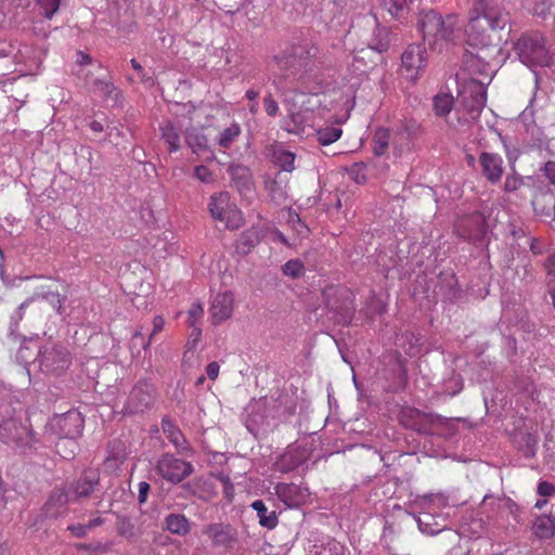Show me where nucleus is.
<instances>
[{
    "label": "nucleus",
    "mask_w": 555,
    "mask_h": 555,
    "mask_svg": "<svg viewBox=\"0 0 555 555\" xmlns=\"http://www.w3.org/2000/svg\"><path fill=\"white\" fill-rule=\"evenodd\" d=\"M508 22V12L499 3L475 0L473 15L465 28L466 42L478 48L496 44Z\"/></svg>",
    "instance_id": "f257e3e1"
},
{
    "label": "nucleus",
    "mask_w": 555,
    "mask_h": 555,
    "mask_svg": "<svg viewBox=\"0 0 555 555\" xmlns=\"http://www.w3.org/2000/svg\"><path fill=\"white\" fill-rule=\"evenodd\" d=\"M420 25L424 40L428 42L431 49L437 51H442L449 44L455 42L461 37L463 26L459 15L448 14L442 16L433 10L421 14Z\"/></svg>",
    "instance_id": "f03ea898"
},
{
    "label": "nucleus",
    "mask_w": 555,
    "mask_h": 555,
    "mask_svg": "<svg viewBox=\"0 0 555 555\" xmlns=\"http://www.w3.org/2000/svg\"><path fill=\"white\" fill-rule=\"evenodd\" d=\"M98 482V473L90 470L83 473L75 482L55 489L47 502V515L54 518L62 516L66 512V505L89 496Z\"/></svg>",
    "instance_id": "7ed1b4c3"
},
{
    "label": "nucleus",
    "mask_w": 555,
    "mask_h": 555,
    "mask_svg": "<svg viewBox=\"0 0 555 555\" xmlns=\"http://www.w3.org/2000/svg\"><path fill=\"white\" fill-rule=\"evenodd\" d=\"M52 427L60 436L61 440L56 443L57 452L64 459L74 456V441L81 435L83 428V418L77 411H68L62 415H57L52 421Z\"/></svg>",
    "instance_id": "20e7f679"
},
{
    "label": "nucleus",
    "mask_w": 555,
    "mask_h": 555,
    "mask_svg": "<svg viewBox=\"0 0 555 555\" xmlns=\"http://www.w3.org/2000/svg\"><path fill=\"white\" fill-rule=\"evenodd\" d=\"M515 50L520 62L530 68L548 67L553 62V55L545 44V38L539 33L519 38Z\"/></svg>",
    "instance_id": "39448f33"
},
{
    "label": "nucleus",
    "mask_w": 555,
    "mask_h": 555,
    "mask_svg": "<svg viewBox=\"0 0 555 555\" xmlns=\"http://www.w3.org/2000/svg\"><path fill=\"white\" fill-rule=\"evenodd\" d=\"M0 440L22 453L36 448L38 442L29 426L16 418H9L0 424Z\"/></svg>",
    "instance_id": "423d86ee"
},
{
    "label": "nucleus",
    "mask_w": 555,
    "mask_h": 555,
    "mask_svg": "<svg viewBox=\"0 0 555 555\" xmlns=\"http://www.w3.org/2000/svg\"><path fill=\"white\" fill-rule=\"evenodd\" d=\"M422 513L416 518L418 528L427 534H436L446 527V517L441 514H434L436 508H442L447 505L446 499L440 494L424 496L420 501Z\"/></svg>",
    "instance_id": "0eeeda50"
},
{
    "label": "nucleus",
    "mask_w": 555,
    "mask_h": 555,
    "mask_svg": "<svg viewBox=\"0 0 555 555\" xmlns=\"http://www.w3.org/2000/svg\"><path fill=\"white\" fill-rule=\"evenodd\" d=\"M37 361L42 372L52 375H61L69 367L72 356L66 347L56 344H48L39 350Z\"/></svg>",
    "instance_id": "6e6552de"
},
{
    "label": "nucleus",
    "mask_w": 555,
    "mask_h": 555,
    "mask_svg": "<svg viewBox=\"0 0 555 555\" xmlns=\"http://www.w3.org/2000/svg\"><path fill=\"white\" fill-rule=\"evenodd\" d=\"M459 98L469 115V118H466L465 122L475 120L480 115L487 102L485 83L474 79L465 82L459 91Z\"/></svg>",
    "instance_id": "1a4fd4ad"
},
{
    "label": "nucleus",
    "mask_w": 555,
    "mask_h": 555,
    "mask_svg": "<svg viewBox=\"0 0 555 555\" xmlns=\"http://www.w3.org/2000/svg\"><path fill=\"white\" fill-rule=\"evenodd\" d=\"M427 52L422 44L409 46L402 54V75L410 81H416L424 73Z\"/></svg>",
    "instance_id": "9d476101"
},
{
    "label": "nucleus",
    "mask_w": 555,
    "mask_h": 555,
    "mask_svg": "<svg viewBox=\"0 0 555 555\" xmlns=\"http://www.w3.org/2000/svg\"><path fill=\"white\" fill-rule=\"evenodd\" d=\"M393 146L396 157H401L403 153L410 150V140L406 132H398L391 137L388 129L378 128L373 138V152L377 156H382L388 149L389 141Z\"/></svg>",
    "instance_id": "9b49d317"
},
{
    "label": "nucleus",
    "mask_w": 555,
    "mask_h": 555,
    "mask_svg": "<svg viewBox=\"0 0 555 555\" xmlns=\"http://www.w3.org/2000/svg\"><path fill=\"white\" fill-rule=\"evenodd\" d=\"M156 470L164 479L178 483L192 474L193 466L189 462L166 454L158 460Z\"/></svg>",
    "instance_id": "f8f14e48"
},
{
    "label": "nucleus",
    "mask_w": 555,
    "mask_h": 555,
    "mask_svg": "<svg viewBox=\"0 0 555 555\" xmlns=\"http://www.w3.org/2000/svg\"><path fill=\"white\" fill-rule=\"evenodd\" d=\"M274 491L279 500L291 508L305 504L310 495L308 488L296 483L279 482Z\"/></svg>",
    "instance_id": "ddd939ff"
},
{
    "label": "nucleus",
    "mask_w": 555,
    "mask_h": 555,
    "mask_svg": "<svg viewBox=\"0 0 555 555\" xmlns=\"http://www.w3.org/2000/svg\"><path fill=\"white\" fill-rule=\"evenodd\" d=\"M154 397V388L151 384L140 383L130 391L125 404V412L132 414L144 411L150 406Z\"/></svg>",
    "instance_id": "4468645a"
},
{
    "label": "nucleus",
    "mask_w": 555,
    "mask_h": 555,
    "mask_svg": "<svg viewBox=\"0 0 555 555\" xmlns=\"http://www.w3.org/2000/svg\"><path fill=\"white\" fill-rule=\"evenodd\" d=\"M234 311V294L230 291L216 294L210 302L209 314L214 324L230 319Z\"/></svg>",
    "instance_id": "2eb2a0df"
},
{
    "label": "nucleus",
    "mask_w": 555,
    "mask_h": 555,
    "mask_svg": "<svg viewBox=\"0 0 555 555\" xmlns=\"http://www.w3.org/2000/svg\"><path fill=\"white\" fill-rule=\"evenodd\" d=\"M309 457V452L300 446H289L275 462V467L281 473L294 470Z\"/></svg>",
    "instance_id": "dca6fc26"
},
{
    "label": "nucleus",
    "mask_w": 555,
    "mask_h": 555,
    "mask_svg": "<svg viewBox=\"0 0 555 555\" xmlns=\"http://www.w3.org/2000/svg\"><path fill=\"white\" fill-rule=\"evenodd\" d=\"M503 164V158L496 153L482 152L479 156L481 172L491 183L501 181L504 172Z\"/></svg>",
    "instance_id": "f3484780"
},
{
    "label": "nucleus",
    "mask_w": 555,
    "mask_h": 555,
    "mask_svg": "<svg viewBox=\"0 0 555 555\" xmlns=\"http://www.w3.org/2000/svg\"><path fill=\"white\" fill-rule=\"evenodd\" d=\"M204 533L211 540L214 546H230L235 541L234 530L223 524H210L204 528Z\"/></svg>",
    "instance_id": "a211bd4d"
},
{
    "label": "nucleus",
    "mask_w": 555,
    "mask_h": 555,
    "mask_svg": "<svg viewBox=\"0 0 555 555\" xmlns=\"http://www.w3.org/2000/svg\"><path fill=\"white\" fill-rule=\"evenodd\" d=\"M456 232L460 236L467 240H477L483 233V220L478 214L465 220H461L455 225Z\"/></svg>",
    "instance_id": "6ab92c4d"
},
{
    "label": "nucleus",
    "mask_w": 555,
    "mask_h": 555,
    "mask_svg": "<svg viewBox=\"0 0 555 555\" xmlns=\"http://www.w3.org/2000/svg\"><path fill=\"white\" fill-rule=\"evenodd\" d=\"M532 532L539 539L555 537V518L550 515L538 516L532 525Z\"/></svg>",
    "instance_id": "aec40b11"
},
{
    "label": "nucleus",
    "mask_w": 555,
    "mask_h": 555,
    "mask_svg": "<svg viewBox=\"0 0 555 555\" xmlns=\"http://www.w3.org/2000/svg\"><path fill=\"white\" fill-rule=\"evenodd\" d=\"M250 506L257 513L261 527L273 529L278 526L279 520L276 513L274 511L269 512L261 500L254 501Z\"/></svg>",
    "instance_id": "412c9836"
},
{
    "label": "nucleus",
    "mask_w": 555,
    "mask_h": 555,
    "mask_svg": "<svg viewBox=\"0 0 555 555\" xmlns=\"http://www.w3.org/2000/svg\"><path fill=\"white\" fill-rule=\"evenodd\" d=\"M233 204L230 202V196L227 192L212 195L209 203V211L215 220L223 218L228 208Z\"/></svg>",
    "instance_id": "4be33fe9"
},
{
    "label": "nucleus",
    "mask_w": 555,
    "mask_h": 555,
    "mask_svg": "<svg viewBox=\"0 0 555 555\" xmlns=\"http://www.w3.org/2000/svg\"><path fill=\"white\" fill-rule=\"evenodd\" d=\"M165 525L168 531L181 537L186 535L191 530L190 521L182 514H169L165 519Z\"/></svg>",
    "instance_id": "5701e85b"
},
{
    "label": "nucleus",
    "mask_w": 555,
    "mask_h": 555,
    "mask_svg": "<svg viewBox=\"0 0 555 555\" xmlns=\"http://www.w3.org/2000/svg\"><path fill=\"white\" fill-rule=\"evenodd\" d=\"M162 427L168 439L179 451L184 452L188 450V444L184 437L182 436L181 431L171 424V422L164 420Z\"/></svg>",
    "instance_id": "b1692460"
},
{
    "label": "nucleus",
    "mask_w": 555,
    "mask_h": 555,
    "mask_svg": "<svg viewBox=\"0 0 555 555\" xmlns=\"http://www.w3.org/2000/svg\"><path fill=\"white\" fill-rule=\"evenodd\" d=\"M369 47L377 53L386 51L389 47L388 29L386 27L377 26L374 29L373 38L371 39Z\"/></svg>",
    "instance_id": "393cba45"
},
{
    "label": "nucleus",
    "mask_w": 555,
    "mask_h": 555,
    "mask_svg": "<svg viewBox=\"0 0 555 555\" xmlns=\"http://www.w3.org/2000/svg\"><path fill=\"white\" fill-rule=\"evenodd\" d=\"M273 158L283 170L291 172L295 169V154L293 152L278 146L273 152Z\"/></svg>",
    "instance_id": "a878e982"
},
{
    "label": "nucleus",
    "mask_w": 555,
    "mask_h": 555,
    "mask_svg": "<svg viewBox=\"0 0 555 555\" xmlns=\"http://www.w3.org/2000/svg\"><path fill=\"white\" fill-rule=\"evenodd\" d=\"M343 134L338 126H326L317 130V140L321 145H330L336 142Z\"/></svg>",
    "instance_id": "bb28decb"
},
{
    "label": "nucleus",
    "mask_w": 555,
    "mask_h": 555,
    "mask_svg": "<svg viewBox=\"0 0 555 555\" xmlns=\"http://www.w3.org/2000/svg\"><path fill=\"white\" fill-rule=\"evenodd\" d=\"M219 221L223 222L228 229L236 230L243 225L244 218L241 210L233 204Z\"/></svg>",
    "instance_id": "cd10ccee"
},
{
    "label": "nucleus",
    "mask_w": 555,
    "mask_h": 555,
    "mask_svg": "<svg viewBox=\"0 0 555 555\" xmlns=\"http://www.w3.org/2000/svg\"><path fill=\"white\" fill-rule=\"evenodd\" d=\"M186 143L193 152L198 153L207 149L208 140L201 130L192 129L186 133Z\"/></svg>",
    "instance_id": "c85d7f7f"
},
{
    "label": "nucleus",
    "mask_w": 555,
    "mask_h": 555,
    "mask_svg": "<svg viewBox=\"0 0 555 555\" xmlns=\"http://www.w3.org/2000/svg\"><path fill=\"white\" fill-rule=\"evenodd\" d=\"M453 107V96L449 93H439L434 98V109L438 116H447Z\"/></svg>",
    "instance_id": "c756f323"
},
{
    "label": "nucleus",
    "mask_w": 555,
    "mask_h": 555,
    "mask_svg": "<svg viewBox=\"0 0 555 555\" xmlns=\"http://www.w3.org/2000/svg\"><path fill=\"white\" fill-rule=\"evenodd\" d=\"M162 135L169 145L170 152H177L180 149L179 133L170 122L162 127Z\"/></svg>",
    "instance_id": "7c9ffc66"
},
{
    "label": "nucleus",
    "mask_w": 555,
    "mask_h": 555,
    "mask_svg": "<svg viewBox=\"0 0 555 555\" xmlns=\"http://www.w3.org/2000/svg\"><path fill=\"white\" fill-rule=\"evenodd\" d=\"M530 181L529 177H522L515 171L508 173L505 178L504 182V191L506 193H513L519 191L522 186L527 185V182Z\"/></svg>",
    "instance_id": "2f4dec72"
},
{
    "label": "nucleus",
    "mask_w": 555,
    "mask_h": 555,
    "mask_svg": "<svg viewBox=\"0 0 555 555\" xmlns=\"http://www.w3.org/2000/svg\"><path fill=\"white\" fill-rule=\"evenodd\" d=\"M240 133L241 127L238 124H231L228 128L221 131L218 140L219 145L223 149H228L236 140Z\"/></svg>",
    "instance_id": "473e14b6"
},
{
    "label": "nucleus",
    "mask_w": 555,
    "mask_h": 555,
    "mask_svg": "<svg viewBox=\"0 0 555 555\" xmlns=\"http://www.w3.org/2000/svg\"><path fill=\"white\" fill-rule=\"evenodd\" d=\"M302 121L300 114H292L282 120L281 127L289 133H300L304 131Z\"/></svg>",
    "instance_id": "72a5a7b5"
},
{
    "label": "nucleus",
    "mask_w": 555,
    "mask_h": 555,
    "mask_svg": "<svg viewBox=\"0 0 555 555\" xmlns=\"http://www.w3.org/2000/svg\"><path fill=\"white\" fill-rule=\"evenodd\" d=\"M96 90L104 96L117 102L120 98V91L111 81L98 80L95 82Z\"/></svg>",
    "instance_id": "f704fd0d"
},
{
    "label": "nucleus",
    "mask_w": 555,
    "mask_h": 555,
    "mask_svg": "<svg viewBox=\"0 0 555 555\" xmlns=\"http://www.w3.org/2000/svg\"><path fill=\"white\" fill-rule=\"evenodd\" d=\"M380 5L392 16L399 17L406 7V0H378Z\"/></svg>",
    "instance_id": "c9c22d12"
},
{
    "label": "nucleus",
    "mask_w": 555,
    "mask_h": 555,
    "mask_svg": "<svg viewBox=\"0 0 555 555\" xmlns=\"http://www.w3.org/2000/svg\"><path fill=\"white\" fill-rule=\"evenodd\" d=\"M315 555H346L345 546L336 540H330L315 551Z\"/></svg>",
    "instance_id": "e433bc0d"
},
{
    "label": "nucleus",
    "mask_w": 555,
    "mask_h": 555,
    "mask_svg": "<svg viewBox=\"0 0 555 555\" xmlns=\"http://www.w3.org/2000/svg\"><path fill=\"white\" fill-rule=\"evenodd\" d=\"M204 315V307L201 302L195 301L188 311V323L191 327L197 326V323Z\"/></svg>",
    "instance_id": "4c0bfd02"
},
{
    "label": "nucleus",
    "mask_w": 555,
    "mask_h": 555,
    "mask_svg": "<svg viewBox=\"0 0 555 555\" xmlns=\"http://www.w3.org/2000/svg\"><path fill=\"white\" fill-rule=\"evenodd\" d=\"M283 273L291 278H298L304 272V264L299 260H289L283 266Z\"/></svg>",
    "instance_id": "58836bf2"
},
{
    "label": "nucleus",
    "mask_w": 555,
    "mask_h": 555,
    "mask_svg": "<svg viewBox=\"0 0 555 555\" xmlns=\"http://www.w3.org/2000/svg\"><path fill=\"white\" fill-rule=\"evenodd\" d=\"M61 0H38V4L43 10L47 18H51L57 11Z\"/></svg>",
    "instance_id": "ea45409f"
},
{
    "label": "nucleus",
    "mask_w": 555,
    "mask_h": 555,
    "mask_svg": "<svg viewBox=\"0 0 555 555\" xmlns=\"http://www.w3.org/2000/svg\"><path fill=\"white\" fill-rule=\"evenodd\" d=\"M194 175L203 183L215 182V175L204 165L196 166L194 169Z\"/></svg>",
    "instance_id": "a19ab883"
},
{
    "label": "nucleus",
    "mask_w": 555,
    "mask_h": 555,
    "mask_svg": "<svg viewBox=\"0 0 555 555\" xmlns=\"http://www.w3.org/2000/svg\"><path fill=\"white\" fill-rule=\"evenodd\" d=\"M42 297L56 310L57 313H62L64 297L53 292L42 294Z\"/></svg>",
    "instance_id": "79ce46f5"
},
{
    "label": "nucleus",
    "mask_w": 555,
    "mask_h": 555,
    "mask_svg": "<svg viewBox=\"0 0 555 555\" xmlns=\"http://www.w3.org/2000/svg\"><path fill=\"white\" fill-rule=\"evenodd\" d=\"M164 325H165V321L163 319V317L160 315H156L154 319H153V331L151 333V337L147 341H143L142 343V347L144 349H147L150 347V344H151V339L154 335H156L157 333H159L160 331H163L164 328Z\"/></svg>",
    "instance_id": "37998d69"
},
{
    "label": "nucleus",
    "mask_w": 555,
    "mask_h": 555,
    "mask_svg": "<svg viewBox=\"0 0 555 555\" xmlns=\"http://www.w3.org/2000/svg\"><path fill=\"white\" fill-rule=\"evenodd\" d=\"M263 106L267 114L272 117L276 116L280 109L278 102L272 98L271 94H268L263 99Z\"/></svg>",
    "instance_id": "c03bdc74"
},
{
    "label": "nucleus",
    "mask_w": 555,
    "mask_h": 555,
    "mask_svg": "<svg viewBox=\"0 0 555 555\" xmlns=\"http://www.w3.org/2000/svg\"><path fill=\"white\" fill-rule=\"evenodd\" d=\"M192 328L193 330L190 334V338L188 341V350H186L185 357L188 356V353L191 352L192 348H195L196 344L199 341L201 336H202V331L198 326H194Z\"/></svg>",
    "instance_id": "a18cd8bd"
},
{
    "label": "nucleus",
    "mask_w": 555,
    "mask_h": 555,
    "mask_svg": "<svg viewBox=\"0 0 555 555\" xmlns=\"http://www.w3.org/2000/svg\"><path fill=\"white\" fill-rule=\"evenodd\" d=\"M538 493L544 498L552 496L555 494V487L548 481H541L538 485Z\"/></svg>",
    "instance_id": "49530a36"
},
{
    "label": "nucleus",
    "mask_w": 555,
    "mask_h": 555,
    "mask_svg": "<svg viewBox=\"0 0 555 555\" xmlns=\"http://www.w3.org/2000/svg\"><path fill=\"white\" fill-rule=\"evenodd\" d=\"M67 530L76 538H83L89 532L86 525L73 524L67 527Z\"/></svg>",
    "instance_id": "de8ad7c7"
},
{
    "label": "nucleus",
    "mask_w": 555,
    "mask_h": 555,
    "mask_svg": "<svg viewBox=\"0 0 555 555\" xmlns=\"http://www.w3.org/2000/svg\"><path fill=\"white\" fill-rule=\"evenodd\" d=\"M221 480L223 482V493H224L225 498L231 500L234 495V487H233L232 482L230 481L229 477H223Z\"/></svg>",
    "instance_id": "09e8293b"
},
{
    "label": "nucleus",
    "mask_w": 555,
    "mask_h": 555,
    "mask_svg": "<svg viewBox=\"0 0 555 555\" xmlns=\"http://www.w3.org/2000/svg\"><path fill=\"white\" fill-rule=\"evenodd\" d=\"M544 171L551 183L555 184V162H547Z\"/></svg>",
    "instance_id": "8fccbe9b"
},
{
    "label": "nucleus",
    "mask_w": 555,
    "mask_h": 555,
    "mask_svg": "<svg viewBox=\"0 0 555 555\" xmlns=\"http://www.w3.org/2000/svg\"><path fill=\"white\" fill-rule=\"evenodd\" d=\"M206 374L210 379H216L219 374V364L217 362H210L206 366Z\"/></svg>",
    "instance_id": "3c124183"
},
{
    "label": "nucleus",
    "mask_w": 555,
    "mask_h": 555,
    "mask_svg": "<svg viewBox=\"0 0 555 555\" xmlns=\"http://www.w3.org/2000/svg\"><path fill=\"white\" fill-rule=\"evenodd\" d=\"M546 270H547V275L550 276V281L553 282L552 279L553 278L555 279V255H551L547 258Z\"/></svg>",
    "instance_id": "603ef678"
},
{
    "label": "nucleus",
    "mask_w": 555,
    "mask_h": 555,
    "mask_svg": "<svg viewBox=\"0 0 555 555\" xmlns=\"http://www.w3.org/2000/svg\"><path fill=\"white\" fill-rule=\"evenodd\" d=\"M294 231L297 232L299 236H306L309 232V229L306 224H304L301 221L296 223L293 227Z\"/></svg>",
    "instance_id": "864d4df0"
},
{
    "label": "nucleus",
    "mask_w": 555,
    "mask_h": 555,
    "mask_svg": "<svg viewBox=\"0 0 555 555\" xmlns=\"http://www.w3.org/2000/svg\"><path fill=\"white\" fill-rule=\"evenodd\" d=\"M287 223L294 227L296 223L300 222L299 215L293 210H287Z\"/></svg>",
    "instance_id": "5fc2aeb1"
},
{
    "label": "nucleus",
    "mask_w": 555,
    "mask_h": 555,
    "mask_svg": "<svg viewBox=\"0 0 555 555\" xmlns=\"http://www.w3.org/2000/svg\"><path fill=\"white\" fill-rule=\"evenodd\" d=\"M103 522H104L103 518L98 516V517H94L91 520H89L88 524H86V527H87L88 531H90V530L101 526Z\"/></svg>",
    "instance_id": "6e6d98bb"
},
{
    "label": "nucleus",
    "mask_w": 555,
    "mask_h": 555,
    "mask_svg": "<svg viewBox=\"0 0 555 555\" xmlns=\"http://www.w3.org/2000/svg\"><path fill=\"white\" fill-rule=\"evenodd\" d=\"M259 91L258 90H255V89H248L246 92H245V98L249 101V102H258V98H259Z\"/></svg>",
    "instance_id": "4d7b16f0"
},
{
    "label": "nucleus",
    "mask_w": 555,
    "mask_h": 555,
    "mask_svg": "<svg viewBox=\"0 0 555 555\" xmlns=\"http://www.w3.org/2000/svg\"><path fill=\"white\" fill-rule=\"evenodd\" d=\"M34 299H35V296L34 297H29L28 299H26L24 302H22L20 305V307L17 308V314H18L20 319H22L25 309L29 306L30 302L34 301Z\"/></svg>",
    "instance_id": "13d9d810"
},
{
    "label": "nucleus",
    "mask_w": 555,
    "mask_h": 555,
    "mask_svg": "<svg viewBox=\"0 0 555 555\" xmlns=\"http://www.w3.org/2000/svg\"><path fill=\"white\" fill-rule=\"evenodd\" d=\"M77 62L80 64V65H87V64H90L91 62V57L88 55V54H85L82 52H79L77 54Z\"/></svg>",
    "instance_id": "bf43d9fd"
},
{
    "label": "nucleus",
    "mask_w": 555,
    "mask_h": 555,
    "mask_svg": "<svg viewBox=\"0 0 555 555\" xmlns=\"http://www.w3.org/2000/svg\"><path fill=\"white\" fill-rule=\"evenodd\" d=\"M150 486L146 482L140 483V501L143 502L145 500L146 492L149 490Z\"/></svg>",
    "instance_id": "052dcab7"
},
{
    "label": "nucleus",
    "mask_w": 555,
    "mask_h": 555,
    "mask_svg": "<svg viewBox=\"0 0 555 555\" xmlns=\"http://www.w3.org/2000/svg\"><path fill=\"white\" fill-rule=\"evenodd\" d=\"M140 78H141V81L145 85H149V86H153L154 85V79L146 75V73L143 70V74H139Z\"/></svg>",
    "instance_id": "680f3d73"
},
{
    "label": "nucleus",
    "mask_w": 555,
    "mask_h": 555,
    "mask_svg": "<svg viewBox=\"0 0 555 555\" xmlns=\"http://www.w3.org/2000/svg\"><path fill=\"white\" fill-rule=\"evenodd\" d=\"M90 128L94 132H102L103 131V125L100 121H98V120H93L90 124Z\"/></svg>",
    "instance_id": "e2e57ef3"
},
{
    "label": "nucleus",
    "mask_w": 555,
    "mask_h": 555,
    "mask_svg": "<svg viewBox=\"0 0 555 555\" xmlns=\"http://www.w3.org/2000/svg\"><path fill=\"white\" fill-rule=\"evenodd\" d=\"M130 64H131V67L138 73V74H143V67L140 65V63L135 60V59H132L130 61Z\"/></svg>",
    "instance_id": "0e129e2a"
},
{
    "label": "nucleus",
    "mask_w": 555,
    "mask_h": 555,
    "mask_svg": "<svg viewBox=\"0 0 555 555\" xmlns=\"http://www.w3.org/2000/svg\"><path fill=\"white\" fill-rule=\"evenodd\" d=\"M248 111L251 115H256L259 111V104L258 102H249L248 104Z\"/></svg>",
    "instance_id": "69168bd1"
},
{
    "label": "nucleus",
    "mask_w": 555,
    "mask_h": 555,
    "mask_svg": "<svg viewBox=\"0 0 555 555\" xmlns=\"http://www.w3.org/2000/svg\"><path fill=\"white\" fill-rule=\"evenodd\" d=\"M348 117H349V113H348V111H346L339 118L335 119V122L337 125L343 124L348 119Z\"/></svg>",
    "instance_id": "338daca9"
},
{
    "label": "nucleus",
    "mask_w": 555,
    "mask_h": 555,
    "mask_svg": "<svg viewBox=\"0 0 555 555\" xmlns=\"http://www.w3.org/2000/svg\"><path fill=\"white\" fill-rule=\"evenodd\" d=\"M550 293L553 299V306L555 308V283L550 281Z\"/></svg>",
    "instance_id": "774afa93"
}]
</instances>
